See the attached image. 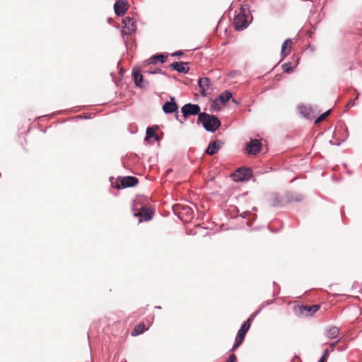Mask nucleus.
<instances>
[{
    "label": "nucleus",
    "instance_id": "obj_30",
    "mask_svg": "<svg viewBox=\"0 0 362 362\" xmlns=\"http://www.w3.org/2000/svg\"><path fill=\"white\" fill-rule=\"evenodd\" d=\"M273 285L274 286V289L273 291V297H275L277 295H279L280 293V286L279 285H277L275 281L273 282Z\"/></svg>",
    "mask_w": 362,
    "mask_h": 362
},
{
    "label": "nucleus",
    "instance_id": "obj_23",
    "mask_svg": "<svg viewBox=\"0 0 362 362\" xmlns=\"http://www.w3.org/2000/svg\"><path fill=\"white\" fill-rule=\"evenodd\" d=\"M231 98L232 93L229 90H224L219 95L220 100L223 104L228 102Z\"/></svg>",
    "mask_w": 362,
    "mask_h": 362
},
{
    "label": "nucleus",
    "instance_id": "obj_3",
    "mask_svg": "<svg viewBox=\"0 0 362 362\" xmlns=\"http://www.w3.org/2000/svg\"><path fill=\"white\" fill-rule=\"evenodd\" d=\"M252 176V171L249 168H238L233 175V180L237 182L247 181Z\"/></svg>",
    "mask_w": 362,
    "mask_h": 362
},
{
    "label": "nucleus",
    "instance_id": "obj_5",
    "mask_svg": "<svg viewBox=\"0 0 362 362\" xmlns=\"http://www.w3.org/2000/svg\"><path fill=\"white\" fill-rule=\"evenodd\" d=\"M247 17L245 14H236L233 19L234 27L236 30H243L248 25Z\"/></svg>",
    "mask_w": 362,
    "mask_h": 362
},
{
    "label": "nucleus",
    "instance_id": "obj_38",
    "mask_svg": "<svg viewBox=\"0 0 362 362\" xmlns=\"http://www.w3.org/2000/svg\"><path fill=\"white\" fill-rule=\"evenodd\" d=\"M187 216H190L192 214V211L190 208L187 207L183 209Z\"/></svg>",
    "mask_w": 362,
    "mask_h": 362
},
{
    "label": "nucleus",
    "instance_id": "obj_28",
    "mask_svg": "<svg viewBox=\"0 0 362 362\" xmlns=\"http://www.w3.org/2000/svg\"><path fill=\"white\" fill-rule=\"evenodd\" d=\"M331 110H329L324 112L323 114L320 115L315 121V123L317 124L322 120H324L330 113Z\"/></svg>",
    "mask_w": 362,
    "mask_h": 362
},
{
    "label": "nucleus",
    "instance_id": "obj_18",
    "mask_svg": "<svg viewBox=\"0 0 362 362\" xmlns=\"http://www.w3.org/2000/svg\"><path fill=\"white\" fill-rule=\"evenodd\" d=\"M299 112L306 119H312L314 116L312 114V108L305 105L298 107Z\"/></svg>",
    "mask_w": 362,
    "mask_h": 362
},
{
    "label": "nucleus",
    "instance_id": "obj_39",
    "mask_svg": "<svg viewBox=\"0 0 362 362\" xmlns=\"http://www.w3.org/2000/svg\"><path fill=\"white\" fill-rule=\"evenodd\" d=\"M322 356H325V358H328L329 356V351L327 349L324 350Z\"/></svg>",
    "mask_w": 362,
    "mask_h": 362
},
{
    "label": "nucleus",
    "instance_id": "obj_20",
    "mask_svg": "<svg viewBox=\"0 0 362 362\" xmlns=\"http://www.w3.org/2000/svg\"><path fill=\"white\" fill-rule=\"evenodd\" d=\"M168 58V55L165 54H157L153 55L149 59L150 64H156L158 61L160 63H164Z\"/></svg>",
    "mask_w": 362,
    "mask_h": 362
},
{
    "label": "nucleus",
    "instance_id": "obj_12",
    "mask_svg": "<svg viewBox=\"0 0 362 362\" xmlns=\"http://www.w3.org/2000/svg\"><path fill=\"white\" fill-rule=\"evenodd\" d=\"M138 182V179L133 176L124 177L120 179V185L122 188L134 187Z\"/></svg>",
    "mask_w": 362,
    "mask_h": 362
},
{
    "label": "nucleus",
    "instance_id": "obj_4",
    "mask_svg": "<svg viewBox=\"0 0 362 362\" xmlns=\"http://www.w3.org/2000/svg\"><path fill=\"white\" fill-rule=\"evenodd\" d=\"M181 112L186 118L190 115H198L200 113V107L197 104L187 103L181 107Z\"/></svg>",
    "mask_w": 362,
    "mask_h": 362
},
{
    "label": "nucleus",
    "instance_id": "obj_21",
    "mask_svg": "<svg viewBox=\"0 0 362 362\" xmlns=\"http://www.w3.org/2000/svg\"><path fill=\"white\" fill-rule=\"evenodd\" d=\"M291 45H292V40L290 38L286 39L284 42V43L282 44V46H281V55L282 57L284 58L285 57H286L288 54V52H286V49L287 48L290 49L291 47Z\"/></svg>",
    "mask_w": 362,
    "mask_h": 362
},
{
    "label": "nucleus",
    "instance_id": "obj_29",
    "mask_svg": "<svg viewBox=\"0 0 362 362\" xmlns=\"http://www.w3.org/2000/svg\"><path fill=\"white\" fill-rule=\"evenodd\" d=\"M146 72L148 74H164V73L162 71V70L159 68H156V69L149 68L148 69H147L146 71Z\"/></svg>",
    "mask_w": 362,
    "mask_h": 362
},
{
    "label": "nucleus",
    "instance_id": "obj_22",
    "mask_svg": "<svg viewBox=\"0 0 362 362\" xmlns=\"http://www.w3.org/2000/svg\"><path fill=\"white\" fill-rule=\"evenodd\" d=\"M146 325L144 323H140L137 326L134 327L132 332V336H137L139 334H142L146 330Z\"/></svg>",
    "mask_w": 362,
    "mask_h": 362
},
{
    "label": "nucleus",
    "instance_id": "obj_46",
    "mask_svg": "<svg viewBox=\"0 0 362 362\" xmlns=\"http://www.w3.org/2000/svg\"><path fill=\"white\" fill-rule=\"evenodd\" d=\"M233 75H234V73H232V72H231V73L230 74V76H233Z\"/></svg>",
    "mask_w": 362,
    "mask_h": 362
},
{
    "label": "nucleus",
    "instance_id": "obj_42",
    "mask_svg": "<svg viewBox=\"0 0 362 362\" xmlns=\"http://www.w3.org/2000/svg\"><path fill=\"white\" fill-rule=\"evenodd\" d=\"M330 143H331L332 144H332V141H330ZM335 144V145H338V146H339V145L340 144V143H339V142H338V143H336V144Z\"/></svg>",
    "mask_w": 362,
    "mask_h": 362
},
{
    "label": "nucleus",
    "instance_id": "obj_19",
    "mask_svg": "<svg viewBox=\"0 0 362 362\" xmlns=\"http://www.w3.org/2000/svg\"><path fill=\"white\" fill-rule=\"evenodd\" d=\"M158 129V127L157 126H153V127H149L146 129V137H145V140H147L149 138H154L155 140L156 141H158L159 140V137L155 133L156 130Z\"/></svg>",
    "mask_w": 362,
    "mask_h": 362
},
{
    "label": "nucleus",
    "instance_id": "obj_24",
    "mask_svg": "<svg viewBox=\"0 0 362 362\" xmlns=\"http://www.w3.org/2000/svg\"><path fill=\"white\" fill-rule=\"evenodd\" d=\"M287 199L289 202H300L303 199V196L300 194H288Z\"/></svg>",
    "mask_w": 362,
    "mask_h": 362
},
{
    "label": "nucleus",
    "instance_id": "obj_31",
    "mask_svg": "<svg viewBox=\"0 0 362 362\" xmlns=\"http://www.w3.org/2000/svg\"><path fill=\"white\" fill-rule=\"evenodd\" d=\"M242 343H243V341H240V340H239V339H236V338H235V342H234V344H233V345L232 349H230V351H235V350L238 346H240V344H241Z\"/></svg>",
    "mask_w": 362,
    "mask_h": 362
},
{
    "label": "nucleus",
    "instance_id": "obj_37",
    "mask_svg": "<svg viewBox=\"0 0 362 362\" xmlns=\"http://www.w3.org/2000/svg\"><path fill=\"white\" fill-rule=\"evenodd\" d=\"M250 214V211H244L241 214H240V216L243 218H247L249 216V214Z\"/></svg>",
    "mask_w": 362,
    "mask_h": 362
},
{
    "label": "nucleus",
    "instance_id": "obj_26",
    "mask_svg": "<svg viewBox=\"0 0 362 362\" xmlns=\"http://www.w3.org/2000/svg\"><path fill=\"white\" fill-rule=\"evenodd\" d=\"M271 205L273 207H279V206H282L281 202L277 195H274L273 197V200H272Z\"/></svg>",
    "mask_w": 362,
    "mask_h": 362
},
{
    "label": "nucleus",
    "instance_id": "obj_10",
    "mask_svg": "<svg viewBox=\"0 0 362 362\" xmlns=\"http://www.w3.org/2000/svg\"><path fill=\"white\" fill-rule=\"evenodd\" d=\"M223 141L216 139L209 144L207 148L205 151V153L210 156H213L218 152V151L223 146Z\"/></svg>",
    "mask_w": 362,
    "mask_h": 362
},
{
    "label": "nucleus",
    "instance_id": "obj_25",
    "mask_svg": "<svg viewBox=\"0 0 362 362\" xmlns=\"http://www.w3.org/2000/svg\"><path fill=\"white\" fill-rule=\"evenodd\" d=\"M247 13H250V6L247 4L242 5L240 8V11L238 12V13L245 14V16H247Z\"/></svg>",
    "mask_w": 362,
    "mask_h": 362
},
{
    "label": "nucleus",
    "instance_id": "obj_8",
    "mask_svg": "<svg viewBox=\"0 0 362 362\" xmlns=\"http://www.w3.org/2000/svg\"><path fill=\"white\" fill-rule=\"evenodd\" d=\"M128 8L129 3L127 0H118L114 4L115 13L118 16H124Z\"/></svg>",
    "mask_w": 362,
    "mask_h": 362
},
{
    "label": "nucleus",
    "instance_id": "obj_15",
    "mask_svg": "<svg viewBox=\"0 0 362 362\" xmlns=\"http://www.w3.org/2000/svg\"><path fill=\"white\" fill-rule=\"evenodd\" d=\"M132 77L134 78V83L137 87L144 88L143 85L144 78L143 76L139 69L134 68L132 70Z\"/></svg>",
    "mask_w": 362,
    "mask_h": 362
},
{
    "label": "nucleus",
    "instance_id": "obj_13",
    "mask_svg": "<svg viewBox=\"0 0 362 362\" xmlns=\"http://www.w3.org/2000/svg\"><path fill=\"white\" fill-rule=\"evenodd\" d=\"M170 67H171L173 70L177 71L178 73L187 74L189 70L188 63L184 62H174L170 65Z\"/></svg>",
    "mask_w": 362,
    "mask_h": 362
},
{
    "label": "nucleus",
    "instance_id": "obj_35",
    "mask_svg": "<svg viewBox=\"0 0 362 362\" xmlns=\"http://www.w3.org/2000/svg\"><path fill=\"white\" fill-rule=\"evenodd\" d=\"M183 54H184V53H183V52H182V51H181V50H178V51H177V52H175L172 53V54H171V56H173V57H180V56L183 55Z\"/></svg>",
    "mask_w": 362,
    "mask_h": 362
},
{
    "label": "nucleus",
    "instance_id": "obj_7",
    "mask_svg": "<svg viewBox=\"0 0 362 362\" xmlns=\"http://www.w3.org/2000/svg\"><path fill=\"white\" fill-rule=\"evenodd\" d=\"M163 111L165 114H172L173 112L177 113L178 106L175 102L174 97H170V100L165 102L163 105ZM176 119H178V115L176 114Z\"/></svg>",
    "mask_w": 362,
    "mask_h": 362
},
{
    "label": "nucleus",
    "instance_id": "obj_16",
    "mask_svg": "<svg viewBox=\"0 0 362 362\" xmlns=\"http://www.w3.org/2000/svg\"><path fill=\"white\" fill-rule=\"evenodd\" d=\"M199 87L200 88V93L202 95H206V91L210 86V80L207 77L202 78L198 82Z\"/></svg>",
    "mask_w": 362,
    "mask_h": 362
},
{
    "label": "nucleus",
    "instance_id": "obj_48",
    "mask_svg": "<svg viewBox=\"0 0 362 362\" xmlns=\"http://www.w3.org/2000/svg\"><path fill=\"white\" fill-rule=\"evenodd\" d=\"M124 362H127V361L124 360Z\"/></svg>",
    "mask_w": 362,
    "mask_h": 362
},
{
    "label": "nucleus",
    "instance_id": "obj_33",
    "mask_svg": "<svg viewBox=\"0 0 362 362\" xmlns=\"http://www.w3.org/2000/svg\"><path fill=\"white\" fill-rule=\"evenodd\" d=\"M236 356L234 354H230L226 362H235Z\"/></svg>",
    "mask_w": 362,
    "mask_h": 362
},
{
    "label": "nucleus",
    "instance_id": "obj_44",
    "mask_svg": "<svg viewBox=\"0 0 362 362\" xmlns=\"http://www.w3.org/2000/svg\"><path fill=\"white\" fill-rule=\"evenodd\" d=\"M117 188L119 189L120 188V186L119 185H117L116 186Z\"/></svg>",
    "mask_w": 362,
    "mask_h": 362
},
{
    "label": "nucleus",
    "instance_id": "obj_36",
    "mask_svg": "<svg viewBox=\"0 0 362 362\" xmlns=\"http://www.w3.org/2000/svg\"><path fill=\"white\" fill-rule=\"evenodd\" d=\"M273 303H274L273 300H268L265 301V303L261 306V308H262V309H263L266 306H268V305L272 304Z\"/></svg>",
    "mask_w": 362,
    "mask_h": 362
},
{
    "label": "nucleus",
    "instance_id": "obj_41",
    "mask_svg": "<svg viewBox=\"0 0 362 362\" xmlns=\"http://www.w3.org/2000/svg\"><path fill=\"white\" fill-rule=\"evenodd\" d=\"M155 308H156V309H159V310H160V309H161V307H160V306H159V305H157V306H155Z\"/></svg>",
    "mask_w": 362,
    "mask_h": 362
},
{
    "label": "nucleus",
    "instance_id": "obj_27",
    "mask_svg": "<svg viewBox=\"0 0 362 362\" xmlns=\"http://www.w3.org/2000/svg\"><path fill=\"white\" fill-rule=\"evenodd\" d=\"M283 71L286 74H291L293 71V68L291 66V62L284 63L282 65Z\"/></svg>",
    "mask_w": 362,
    "mask_h": 362
},
{
    "label": "nucleus",
    "instance_id": "obj_14",
    "mask_svg": "<svg viewBox=\"0 0 362 362\" xmlns=\"http://www.w3.org/2000/svg\"><path fill=\"white\" fill-rule=\"evenodd\" d=\"M250 327V320L245 321L241 325L240 329L238 330L235 338L243 341Z\"/></svg>",
    "mask_w": 362,
    "mask_h": 362
},
{
    "label": "nucleus",
    "instance_id": "obj_40",
    "mask_svg": "<svg viewBox=\"0 0 362 362\" xmlns=\"http://www.w3.org/2000/svg\"><path fill=\"white\" fill-rule=\"evenodd\" d=\"M327 358H325V356H322L319 361H322V362H326Z\"/></svg>",
    "mask_w": 362,
    "mask_h": 362
},
{
    "label": "nucleus",
    "instance_id": "obj_34",
    "mask_svg": "<svg viewBox=\"0 0 362 362\" xmlns=\"http://www.w3.org/2000/svg\"><path fill=\"white\" fill-rule=\"evenodd\" d=\"M341 339V337H339L337 340H336L334 342H332L330 344H329V347L331 349V351H334L335 347H336V345L337 344V343L340 341V339Z\"/></svg>",
    "mask_w": 362,
    "mask_h": 362
},
{
    "label": "nucleus",
    "instance_id": "obj_47",
    "mask_svg": "<svg viewBox=\"0 0 362 362\" xmlns=\"http://www.w3.org/2000/svg\"><path fill=\"white\" fill-rule=\"evenodd\" d=\"M347 138V136H346L345 139H342V141H344Z\"/></svg>",
    "mask_w": 362,
    "mask_h": 362
},
{
    "label": "nucleus",
    "instance_id": "obj_2",
    "mask_svg": "<svg viewBox=\"0 0 362 362\" xmlns=\"http://www.w3.org/2000/svg\"><path fill=\"white\" fill-rule=\"evenodd\" d=\"M122 23L124 24V28L127 30V31L124 30L122 31L123 40L127 45V36L135 33L136 30V21L132 17L126 16L122 19Z\"/></svg>",
    "mask_w": 362,
    "mask_h": 362
},
{
    "label": "nucleus",
    "instance_id": "obj_1",
    "mask_svg": "<svg viewBox=\"0 0 362 362\" xmlns=\"http://www.w3.org/2000/svg\"><path fill=\"white\" fill-rule=\"evenodd\" d=\"M197 123H202L204 129L209 132H216L221 124L217 117L206 112L199 114Z\"/></svg>",
    "mask_w": 362,
    "mask_h": 362
},
{
    "label": "nucleus",
    "instance_id": "obj_43",
    "mask_svg": "<svg viewBox=\"0 0 362 362\" xmlns=\"http://www.w3.org/2000/svg\"><path fill=\"white\" fill-rule=\"evenodd\" d=\"M252 210H253V211H257V207L254 206V207L252 208Z\"/></svg>",
    "mask_w": 362,
    "mask_h": 362
},
{
    "label": "nucleus",
    "instance_id": "obj_32",
    "mask_svg": "<svg viewBox=\"0 0 362 362\" xmlns=\"http://www.w3.org/2000/svg\"><path fill=\"white\" fill-rule=\"evenodd\" d=\"M262 308L260 307L259 308V310H257V311H255V313H253L250 317L247 320H250V325H251V322L254 320V318L261 312L262 310Z\"/></svg>",
    "mask_w": 362,
    "mask_h": 362
},
{
    "label": "nucleus",
    "instance_id": "obj_9",
    "mask_svg": "<svg viewBox=\"0 0 362 362\" xmlns=\"http://www.w3.org/2000/svg\"><path fill=\"white\" fill-rule=\"evenodd\" d=\"M261 147L262 144L258 139H252L247 144V153L248 154L255 155L260 151Z\"/></svg>",
    "mask_w": 362,
    "mask_h": 362
},
{
    "label": "nucleus",
    "instance_id": "obj_6",
    "mask_svg": "<svg viewBox=\"0 0 362 362\" xmlns=\"http://www.w3.org/2000/svg\"><path fill=\"white\" fill-rule=\"evenodd\" d=\"M320 308V305H301L298 306V308H296V311L305 316H311L317 313Z\"/></svg>",
    "mask_w": 362,
    "mask_h": 362
},
{
    "label": "nucleus",
    "instance_id": "obj_17",
    "mask_svg": "<svg viewBox=\"0 0 362 362\" xmlns=\"http://www.w3.org/2000/svg\"><path fill=\"white\" fill-rule=\"evenodd\" d=\"M339 334V328L335 326L327 329L325 332V335L329 339L338 337Z\"/></svg>",
    "mask_w": 362,
    "mask_h": 362
},
{
    "label": "nucleus",
    "instance_id": "obj_11",
    "mask_svg": "<svg viewBox=\"0 0 362 362\" xmlns=\"http://www.w3.org/2000/svg\"><path fill=\"white\" fill-rule=\"evenodd\" d=\"M141 209V211L140 213L134 214L135 216H139V222L143 221H148L153 218V212L151 209L144 206H142Z\"/></svg>",
    "mask_w": 362,
    "mask_h": 362
},
{
    "label": "nucleus",
    "instance_id": "obj_45",
    "mask_svg": "<svg viewBox=\"0 0 362 362\" xmlns=\"http://www.w3.org/2000/svg\"><path fill=\"white\" fill-rule=\"evenodd\" d=\"M233 75H234V73H232V72H231V73L230 74V76H233Z\"/></svg>",
    "mask_w": 362,
    "mask_h": 362
}]
</instances>
